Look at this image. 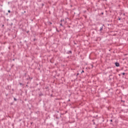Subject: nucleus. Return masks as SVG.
Returning a JSON list of instances; mask_svg holds the SVG:
<instances>
[{
    "mask_svg": "<svg viewBox=\"0 0 128 128\" xmlns=\"http://www.w3.org/2000/svg\"><path fill=\"white\" fill-rule=\"evenodd\" d=\"M61 22H62V20H61Z\"/></svg>",
    "mask_w": 128,
    "mask_h": 128,
    "instance_id": "obj_6",
    "label": "nucleus"
},
{
    "mask_svg": "<svg viewBox=\"0 0 128 128\" xmlns=\"http://www.w3.org/2000/svg\"><path fill=\"white\" fill-rule=\"evenodd\" d=\"M8 12H10V10H8Z\"/></svg>",
    "mask_w": 128,
    "mask_h": 128,
    "instance_id": "obj_2",
    "label": "nucleus"
},
{
    "mask_svg": "<svg viewBox=\"0 0 128 128\" xmlns=\"http://www.w3.org/2000/svg\"><path fill=\"white\" fill-rule=\"evenodd\" d=\"M14 100H16V98H14Z\"/></svg>",
    "mask_w": 128,
    "mask_h": 128,
    "instance_id": "obj_5",
    "label": "nucleus"
},
{
    "mask_svg": "<svg viewBox=\"0 0 128 128\" xmlns=\"http://www.w3.org/2000/svg\"><path fill=\"white\" fill-rule=\"evenodd\" d=\"M60 26H62V24H60Z\"/></svg>",
    "mask_w": 128,
    "mask_h": 128,
    "instance_id": "obj_7",
    "label": "nucleus"
},
{
    "mask_svg": "<svg viewBox=\"0 0 128 128\" xmlns=\"http://www.w3.org/2000/svg\"><path fill=\"white\" fill-rule=\"evenodd\" d=\"M82 72H84V71L82 70Z\"/></svg>",
    "mask_w": 128,
    "mask_h": 128,
    "instance_id": "obj_3",
    "label": "nucleus"
},
{
    "mask_svg": "<svg viewBox=\"0 0 128 128\" xmlns=\"http://www.w3.org/2000/svg\"><path fill=\"white\" fill-rule=\"evenodd\" d=\"M122 74L124 75V74H124V73H123V74Z\"/></svg>",
    "mask_w": 128,
    "mask_h": 128,
    "instance_id": "obj_4",
    "label": "nucleus"
},
{
    "mask_svg": "<svg viewBox=\"0 0 128 128\" xmlns=\"http://www.w3.org/2000/svg\"><path fill=\"white\" fill-rule=\"evenodd\" d=\"M116 66H120V64L116 62Z\"/></svg>",
    "mask_w": 128,
    "mask_h": 128,
    "instance_id": "obj_1",
    "label": "nucleus"
}]
</instances>
